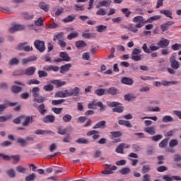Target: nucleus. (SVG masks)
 <instances>
[{
    "label": "nucleus",
    "mask_w": 181,
    "mask_h": 181,
    "mask_svg": "<svg viewBox=\"0 0 181 181\" xmlns=\"http://www.w3.org/2000/svg\"><path fill=\"white\" fill-rule=\"evenodd\" d=\"M23 18H25L27 21H29L30 19H33V16H35V15H29V13L28 12H24L23 13Z\"/></svg>",
    "instance_id": "61"
},
{
    "label": "nucleus",
    "mask_w": 181,
    "mask_h": 181,
    "mask_svg": "<svg viewBox=\"0 0 181 181\" xmlns=\"http://www.w3.org/2000/svg\"><path fill=\"white\" fill-rule=\"evenodd\" d=\"M23 29H25V26L19 24H15L9 28L8 31L10 33H15V32H18V30H23Z\"/></svg>",
    "instance_id": "8"
},
{
    "label": "nucleus",
    "mask_w": 181,
    "mask_h": 181,
    "mask_svg": "<svg viewBox=\"0 0 181 181\" xmlns=\"http://www.w3.org/2000/svg\"><path fill=\"white\" fill-rule=\"evenodd\" d=\"M112 170H117V166L113 165L110 168V170H103L101 173L103 175H112V173H114V171Z\"/></svg>",
    "instance_id": "33"
},
{
    "label": "nucleus",
    "mask_w": 181,
    "mask_h": 181,
    "mask_svg": "<svg viewBox=\"0 0 181 181\" xmlns=\"http://www.w3.org/2000/svg\"><path fill=\"white\" fill-rule=\"evenodd\" d=\"M81 89L78 87H75L71 90V92H67L68 97H78L81 94Z\"/></svg>",
    "instance_id": "7"
},
{
    "label": "nucleus",
    "mask_w": 181,
    "mask_h": 181,
    "mask_svg": "<svg viewBox=\"0 0 181 181\" xmlns=\"http://www.w3.org/2000/svg\"><path fill=\"white\" fill-rule=\"evenodd\" d=\"M94 106L95 107H100V111L101 112L105 111L107 110V106L104 105V104H103V102L99 101V102H95V101H91L89 104H88V108L91 109L92 110H95V107H94Z\"/></svg>",
    "instance_id": "2"
},
{
    "label": "nucleus",
    "mask_w": 181,
    "mask_h": 181,
    "mask_svg": "<svg viewBox=\"0 0 181 181\" xmlns=\"http://www.w3.org/2000/svg\"><path fill=\"white\" fill-rule=\"evenodd\" d=\"M59 57H61L62 62H71V57L66 52H60Z\"/></svg>",
    "instance_id": "13"
},
{
    "label": "nucleus",
    "mask_w": 181,
    "mask_h": 181,
    "mask_svg": "<svg viewBox=\"0 0 181 181\" xmlns=\"http://www.w3.org/2000/svg\"><path fill=\"white\" fill-rule=\"evenodd\" d=\"M76 143L83 145H88V144H90V140H88V139L79 138L77 140H76Z\"/></svg>",
    "instance_id": "31"
},
{
    "label": "nucleus",
    "mask_w": 181,
    "mask_h": 181,
    "mask_svg": "<svg viewBox=\"0 0 181 181\" xmlns=\"http://www.w3.org/2000/svg\"><path fill=\"white\" fill-rule=\"evenodd\" d=\"M6 175H8V177H11V179H13V177H16V172H15V170L13 168H11L10 170L6 171Z\"/></svg>",
    "instance_id": "41"
},
{
    "label": "nucleus",
    "mask_w": 181,
    "mask_h": 181,
    "mask_svg": "<svg viewBox=\"0 0 181 181\" xmlns=\"http://www.w3.org/2000/svg\"><path fill=\"white\" fill-rule=\"evenodd\" d=\"M105 91H107V89L99 88V89H96L94 91V93H95V94H96V95L101 97V95H104L107 94V93H105Z\"/></svg>",
    "instance_id": "35"
},
{
    "label": "nucleus",
    "mask_w": 181,
    "mask_h": 181,
    "mask_svg": "<svg viewBox=\"0 0 181 181\" xmlns=\"http://www.w3.org/2000/svg\"><path fill=\"white\" fill-rule=\"evenodd\" d=\"M76 37H78V33H72L67 35L69 40H72V39H76Z\"/></svg>",
    "instance_id": "54"
},
{
    "label": "nucleus",
    "mask_w": 181,
    "mask_h": 181,
    "mask_svg": "<svg viewBox=\"0 0 181 181\" xmlns=\"http://www.w3.org/2000/svg\"><path fill=\"white\" fill-rule=\"evenodd\" d=\"M45 103H42L38 106L37 110L41 115H45L47 112V110L45 109Z\"/></svg>",
    "instance_id": "30"
},
{
    "label": "nucleus",
    "mask_w": 181,
    "mask_h": 181,
    "mask_svg": "<svg viewBox=\"0 0 181 181\" xmlns=\"http://www.w3.org/2000/svg\"><path fill=\"white\" fill-rule=\"evenodd\" d=\"M177 145H179V141H177V139H172L170 141V148H175V146H177Z\"/></svg>",
    "instance_id": "48"
},
{
    "label": "nucleus",
    "mask_w": 181,
    "mask_h": 181,
    "mask_svg": "<svg viewBox=\"0 0 181 181\" xmlns=\"http://www.w3.org/2000/svg\"><path fill=\"white\" fill-rule=\"evenodd\" d=\"M163 120V122H173V119L172 117L169 116V115H166V116H164L162 119Z\"/></svg>",
    "instance_id": "50"
},
{
    "label": "nucleus",
    "mask_w": 181,
    "mask_h": 181,
    "mask_svg": "<svg viewBox=\"0 0 181 181\" xmlns=\"http://www.w3.org/2000/svg\"><path fill=\"white\" fill-rule=\"evenodd\" d=\"M54 119H56V117H54V115H48L42 119V121L45 124H53V122H54Z\"/></svg>",
    "instance_id": "11"
},
{
    "label": "nucleus",
    "mask_w": 181,
    "mask_h": 181,
    "mask_svg": "<svg viewBox=\"0 0 181 181\" xmlns=\"http://www.w3.org/2000/svg\"><path fill=\"white\" fill-rule=\"evenodd\" d=\"M161 16L159 15L153 16L152 17H150L148 19L145 21L146 23H152V22H154V21H159L160 19Z\"/></svg>",
    "instance_id": "34"
},
{
    "label": "nucleus",
    "mask_w": 181,
    "mask_h": 181,
    "mask_svg": "<svg viewBox=\"0 0 181 181\" xmlns=\"http://www.w3.org/2000/svg\"><path fill=\"white\" fill-rule=\"evenodd\" d=\"M39 91H40V88H39V87H34L30 89V93L34 98H37V97H39Z\"/></svg>",
    "instance_id": "20"
},
{
    "label": "nucleus",
    "mask_w": 181,
    "mask_h": 181,
    "mask_svg": "<svg viewBox=\"0 0 181 181\" xmlns=\"http://www.w3.org/2000/svg\"><path fill=\"white\" fill-rule=\"evenodd\" d=\"M122 12L125 15L126 18H129V16L132 13V11H129V10L127 8H122Z\"/></svg>",
    "instance_id": "52"
},
{
    "label": "nucleus",
    "mask_w": 181,
    "mask_h": 181,
    "mask_svg": "<svg viewBox=\"0 0 181 181\" xmlns=\"http://www.w3.org/2000/svg\"><path fill=\"white\" fill-rule=\"evenodd\" d=\"M125 146V144L122 143L120 144L117 148H116V152L117 153H124V147Z\"/></svg>",
    "instance_id": "44"
},
{
    "label": "nucleus",
    "mask_w": 181,
    "mask_h": 181,
    "mask_svg": "<svg viewBox=\"0 0 181 181\" xmlns=\"http://www.w3.org/2000/svg\"><path fill=\"white\" fill-rule=\"evenodd\" d=\"M107 25H99L96 27V30L99 33H103V32H105V30H107Z\"/></svg>",
    "instance_id": "42"
},
{
    "label": "nucleus",
    "mask_w": 181,
    "mask_h": 181,
    "mask_svg": "<svg viewBox=\"0 0 181 181\" xmlns=\"http://www.w3.org/2000/svg\"><path fill=\"white\" fill-rule=\"evenodd\" d=\"M34 46L35 49L40 52V53H43V52L46 50V44L45 41L37 40L34 42Z\"/></svg>",
    "instance_id": "3"
},
{
    "label": "nucleus",
    "mask_w": 181,
    "mask_h": 181,
    "mask_svg": "<svg viewBox=\"0 0 181 181\" xmlns=\"http://www.w3.org/2000/svg\"><path fill=\"white\" fill-rule=\"evenodd\" d=\"M82 37H83V39H91V37H97V34H92L90 33H87V31H85L82 33Z\"/></svg>",
    "instance_id": "27"
},
{
    "label": "nucleus",
    "mask_w": 181,
    "mask_h": 181,
    "mask_svg": "<svg viewBox=\"0 0 181 181\" xmlns=\"http://www.w3.org/2000/svg\"><path fill=\"white\" fill-rule=\"evenodd\" d=\"M16 144H18V145H20V146L21 148H25V146H28V142L26 141V140H25V139L22 138V137H18L16 141Z\"/></svg>",
    "instance_id": "15"
},
{
    "label": "nucleus",
    "mask_w": 181,
    "mask_h": 181,
    "mask_svg": "<svg viewBox=\"0 0 181 181\" xmlns=\"http://www.w3.org/2000/svg\"><path fill=\"white\" fill-rule=\"evenodd\" d=\"M124 98L125 101H134L136 97L131 93H128L124 95Z\"/></svg>",
    "instance_id": "38"
},
{
    "label": "nucleus",
    "mask_w": 181,
    "mask_h": 181,
    "mask_svg": "<svg viewBox=\"0 0 181 181\" xmlns=\"http://www.w3.org/2000/svg\"><path fill=\"white\" fill-rule=\"evenodd\" d=\"M13 76H25V70H17L13 72Z\"/></svg>",
    "instance_id": "56"
},
{
    "label": "nucleus",
    "mask_w": 181,
    "mask_h": 181,
    "mask_svg": "<svg viewBox=\"0 0 181 181\" xmlns=\"http://www.w3.org/2000/svg\"><path fill=\"white\" fill-rule=\"evenodd\" d=\"M169 43H170V41L169 40L163 38L157 43V45L160 48L165 49V47H168V46H169Z\"/></svg>",
    "instance_id": "10"
},
{
    "label": "nucleus",
    "mask_w": 181,
    "mask_h": 181,
    "mask_svg": "<svg viewBox=\"0 0 181 181\" xmlns=\"http://www.w3.org/2000/svg\"><path fill=\"white\" fill-rule=\"evenodd\" d=\"M160 13L165 15V16L170 18V19H173V16H172L173 13L170 10H160Z\"/></svg>",
    "instance_id": "28"
},
{
    "label": "nucleus",
    "mask_w": 181,
    "mask_h": 181,
    "mask_svg": "<svg viewBox=\"0 0 181 181\" xmlns=\"http://www.w3.org/2000/svg\"><path fill=\"white\" fill-rule=\"evenodd\" d=\"M68 90H65L64 92L63 91H58L55 93V97H58L59 98H66V97H69L67 94Z\"/></svg>",
    "instance_id": "24"
},
{
    "label": "nucleus",
    "mask_w": 181,
    "mask_h": 181,
    "mask_svg": "<svg viewBox=\"0 0 181 181\" xmlns=\"http://www.w3.org/2000/svg\"><path fill=\"white\" fill-rule=\"evenodd\" d=\"M26 45H28L27 42H21L20 44H18L17 49L20 51L23 50V48L26 47Z\"/></svg>",
    "instance_id": "63"
},
{
    "label": "nucleus",
    "mask_w": 181,
    "mask_h": 181,
    "mask_svg": "<svg viewBox=\"0 0 181 181\" xmlns=\"http://www.w3.org/2000/svg\"><path fill=\"white\" fill-rule=\"evenodd\" d=\"M110 134L113 138H119V136H122V133H121V132H111Z\"/></svg>",
    "instance_id": "59"
},
{
    "label": "nucleus",
    "mask_w": 181,
    "mask_h": 181,
    "mask_svg": "<svg viewBox=\"0 0 181 181\" xmlns=\"http://www.w3.org/2000/svg\"><path fill=\"white\" fill-rule=\"evenodd\" d=\"M173 159L174 162H181V154H175Z\"/></svg>",
    "instance_id": "64"
},
{
    "label": "nucleus",
    "mask_w": 181,
    "mask_h": 181,
    "mask_svg": "<svg viewBox=\"0 0 181 181\" xmlns=\"http://www.w3.org/2000/svg\"><path fill=\"white\" fill-rule=\"evenodd\" d=\"M73 116H71V115L66 114L62 117V121L65 123L71 122Z\"/></svg>",
    "instance_id": "36"
},
{
    "label": "nucleus",
    "mask_w": 181,
    "mask_h": 181,
    "mask_svg": "<svg viewBox=\"0 0 181 181\" xmlns=\"http://www.w3.org/2000/svg\"><path fill=\"white\" fill-rule=\"evenodd\" d=\"M52 111H53L54 114H62V112H63V107H52Z\"/></svg>",
    "instance_id": "58"
},
{
    "label": "nucleus",
    "mask_w": 181,
    "mask_h": 181,
    "mask_svg": "<svg viewBox=\"0 0 181 181\" xmlns=\"http://www.w3.org/2000/svg\"><path fill=\"white\" fill-rule=\"evenodd\" d=\"M105 128H107V121L105 120L100 121L93 126V129H104Z\"/></svg>",
    "instance_id": "9"
},
{
    "label": "nucleus",
    "mask_w": 181,
    "mask_h": 181,
    "mask_svg": "<svg viewBox=\"0 0 181 181\" xmlns=\"http://www.w3.org/2000/svg\"><path fill=\"white\" fill-rule=\"evenodd\" d=\"M119 173L121 175H129V173L131 172V168H123L121 170H119Z\"/></svg>",
    "instance_id": "46"
},
{
    "label": "nucleus",
    "mask_w": 181,
    "mask_h": 181,
    "mask_svg": "<svg viewBox=\"0 0 181 181\" xmlns=\"http://www.w3.org/2000/svg\"><path fill=\"white\" fill-rule=\"evenodd\" d=\"M144 132H146L148 135H155V134H156V131L153 127H146Z\"/></svg>",
    "instance_id": "29"
},
{
    "label": "nucleus",
    "mask_w": 181,
    "mask_h": 181,
    "mask_svg": "<svg viewBox=\"0 0 181 181\" xmlns=\"http://www.w3.org/2000/svg\"><path fill=\"white\" fill-rule=\"evenodd\" d=\"M64 101H66V99L53 100L52 104V105H60L61 104H63Z\"/></svg>",
    "instance_id": "47"
},
{
    "label": "nucleus",
    "mask_w": 181,
    "mask_h": 181,
    "mask_svg": "<svg viewBox=\"0 0 181 181\" xmlns=\"http://www.w3.org/2000/svg\"><path fill=\"white\" fill-rule=\"evenodd\" d=\"M37 177V176H36L35 173H32V174L27 175L25 177V181H35V180H36Z\"/></svg>",
    "instance_id": "37"
},
{
    "label": "nucleus",
    "mask_w": 181,
    "mask_h": 181,
    "mask_svg": "<svg viewBox=\"0 0 181 181\" xmlns=\"http://www.w3.org/2000/svg\"><path fill=\"white\" fill-rule=\"evenodd\" d=\"M50 83L52 84H54V86H56L57 88H59V87H62V86H66V81H62L60 80H56V79L52 80L50 81Z\"/></svg>",
    "instance_id": "16"
},
{
    "label": "nucleus",
    "mask_w": 181,
    "mask_h": 181,
    "mask_svg": "<svg viewBox=\"0 0 181 181\" xmlns=\"http://www.w3.org/2000/svg\"><path fill=\"white\" fill-rule=\"evenodd\" d=\"M169 62L170 63V66L174 70H177L180 67V65L179 64V62L176 60V57L175 55H172L169 58Z\"/></svg>",
    "instance_id": "5"
},
{
    "label": "nucleus",
    "mask_w": 181,
    "mask_h": 181,
    "mask_svg": "<svg viewBox=\"0 0 181 181\" xmlns=\"http://www.w3.org/2000/svg\"><path fill=\"white\" fill-rule=\"evenodd\" d=\"M43 90H45V91H53V90H54V86L52 84L45 85L43 87Z\"/></svg>",
    "instance_id": "51"
},
{
    "label": "nucleus",
    "mask_w": 181,
    "mask_h": 181,
    "mask_svg": "<svg viewBox=\"0 0 181 181\" xmlns=\"http://www.w3.org/2000/svg\"><path fill=\"white\" fill-rule=\"evenodd\" d=\"M96 15H99L100 16H104L107 15V11L105 8H100L97 11Z\"/></svg>",
    "instance_id": "55"
},
{
    "label": "nucleus",
    "mask_w": 181,
    "mask_h": 181,
    "mask_svg": "<svg viewBox=\"0 0 181 181\" xmlns=\"http://www.w3.org/2000/svg\"><path fill=\"white\" fill-rule=\"evenodd\" d=\"M143 173H149V171L151 170V165H144L142 167V169H141Z\"/></svg>",
    "instance_id": "60"
},
{
    "label": "nucleus",
    "mask_w": 181,
    "mask_h": 181,
    "mask_svg": "<svg viewBox=\"0 0 181 181\" xmlns=\"http://www.w3.org/2000/svg\"><path fill=\"white\" fill-rule=\"evenodd\" d=\"M168 139H165L164 140H163V141L159 144V147H160V148H166V146H168Z\"/></svg>",
    "instance_id": "62"
},
{
    "label": "nucleus",
    "mask_w": 181,
    "mask_h": 181,
    "mask_svg": "<svg viewBox=\"0 0 181 181\" xmlns=\"http://www.w3.org/2000/svg\"><path fill=\"white\" fill-rule=\"evenodd\" d=\"M9 66H18L19 64V59L18 58H13L8 62Z\"/></svg>",
    "instance_id": "45"
},
{
    "label": "nucleus",
    "mask_w": 181,
    "mask_h": 181,
    "mask_svg": "<svg viewBox=\"0 0 181 181\" xmlns=\"http://www.w3.org/2000/svg\"><path fill=\"white\" fill-rule=\"evenodd\" d=\"M64 35V33H63L62 32L59 33L58 34L54 35L53 37L54 42H56V40H58V42H59V40H63Z\"/></svg>",
    "instance_id": "40"
},
{
    "label": "nucleus",
    "mask_w": 181,
    "mask_h": 181,
    "mask_svg": "<svg viewBox=\"0 0 181 181\" xmlns=\"http://www.w3.org/2000/svg\"><path fill=\"white\" fill-rule=\"evenodd\" d=\"M23 118H25V121L22 123L23 127H29V124H30V122H33V116L25 117L24 115H21L18 117L13 119V122L16 125H19V124H21V121H22Z\"/></svg>",
    "instance_id": "1"
},
{
    "label": "nucleus",
    "mask_w": 181,
    "mask_h": 181,
    "mask_svg": "<svg viewBox=\"0 0 181 181\" xmlns=\"http://www.w3.org/2000/svg\"><path fill=\"white\" fill-rule=\"evenodd\" d=\"M43 70H45V71H59V70H60V68H59V66H53V65H50L48 66H44L43 67Z\"/></svg>",
    "instance_id": "18"
},
{
    "label": "nucleus",
    "mask_w": 181,
    "mask_h": 181,
    "mask_svg": "<svg viewBox=\"0 0 181 181\" xmlns=\"http://www.w3.org/2000/svg\"><path fill=\"white\" fill-rule=\"evenodd\" d=\"M133 22H134L135 23H146V22H145V21L144 20V17L142 16H136L133 18Z\"/></svg>",
    "instance_id": "32"
},
{
    "label": "nucleus",
    "mask_w": 181,
    "mask_h": 181,
    "mask_svg": "<svg viewBox=\"0 0 181 181\" xmlns=\"http://www.w3.org/2000/svg\"><path fill=\"white\" fill-rule=\"evenodd\" d=\"M71 64H66L65 65H62L60 67V73L61 74H64V73H67L71 69Z\"/></svg>",
    "instance_id": "14"
},
{
    "label": "nucleus",
    "mask_w": 181,
    "mask_h": 181,
    "mask_svg": "<svg viewBox=\"0 0 181 181\" xmlns=\"http://www.w3.org/2000/svg\"><path fill=\"white\" fill-rule=\"evenodd\" d=\"M76 20V16H68L66 18L62 19V22H64V23H69V22H73V21Z\"/></svg>",
    "instance_id": "39"
},
{
    "label": "nucleus",
    "mask_w": 181,
    "mask_h": 181,
    "mask_svg": "<svg viewBox=\"0 0 181 181\" xmlns=\"http://www.w3.org/2000/svg\"><path fill=\"white\" fill-rule=\"evenodd\" d=\"M11 91L14 94H19V93L22 92V87L13 85L11 88Z\"/></svg>",
    "instance_id": "26"
},
{
    "label": "nucleus",
    "mask_w": 181,
    "mask_h": 181,
    "mask_svg": "<svg viewBox=\"0 0 181 181\" xmlns=\"http://www.w3.org/2000/svg\"><path fill=\"white\" fill-rule=\"evenodd\" d=\"M39 7L42 9L44 12H49V9H50V6L47 4L45 1H42L39 4Z\"/></svg>",
    "instance_id": "22"
},
{
    "label": "nucleus",
    "mask_w": 181,
    "mask_h": 181,
    "mask_svg": "<svg viewBox=\"0 0 181 181\" xmlns=\"http://www.w3.org/2000/svg\"><path fill=\"white\" fill-rule=\"evenodd\" d=\"M113 112H118L121 114V112H124V107L123 106H117L112 109Z\"/></svg>",
    "instance_id": "49"
},
{
    "label": "nucleus",
    "mask_w": 181,
    "mask_h": 181,
    "mask_svg": "<svg viewBox=\"0 0 181 181\" xmlns=\"http://www.w3.org/2000/svg\"><path fill=\"white\" fill-rule=\"evenodd\" d=\"M119 125H124V127H127V128H132V124H131V122L128 120H124V119H119L118 121Z\"/></svg>",
    "instance_id": "25"
},
{
    "label": "nucleus",
    "mask_w": 181,
    "mask_h": 181,
    "mask_svg": "<svg viewBox=\"0 0 181 181\" xmlns=\"http://www.w3.org/2000/svg\"><path fill=\"white\" fill-rule=\"evenodd\" d=\"M52 132L50 130L38 129L35 132L36 135H46Z\"/></svg>",
    "instance_id": "43"
},
{
    "label": "nucleus",
    "mask_w": 181,
    "mask_h": 181,
    "mask_svg": "<svg viewBox=\"0 0 181 181\" xmlns=\"http://www.w3.org/2000/svg\"><path fill=\"white\" fill-rule=\"evenodd\" d=\"M132 60L134 62H141L142 60V55H132Z\"/></svg>",
    "instance_id": "57"
},
{
    "label": "nucleus",
    "mask_w": 181,
    "mask_h": 181,
    "mask_svg": "<svg viewBox=\"0 0 181 181\" xmlns=\"http://www.w3.org/2000/svg\"><path fill=\"white\" fill-rule=\"evenodd\" d=\"M173 25H175V22L173 21H168L164 24H162L160 26L161 32H166V30H169V26H172Z\"/></svg>",
    "instance_id": "12"
},
{
    "label": "nucleus",
    "mask_w": 181,
    "mask_h": 181,
    "mask_svg": "<svg viewBox=\"0 0 181 181\" xmlns=\"http://www.w3.org/2000/svg\"><path fill=\"white\" fill-rule=\"evenodd\" d=\"M107 93L111 95H117V94H119V90L115 87H110L107 90Z\"/></svg>",
    "instance_id": "19"
},
{
    "label": "nucleus",
    "mask_w": 181,
    "mask_h": 181,
    "mask_svg": "<svg viewBox=\"0 0 181 181\" xmlns=\"http://www.w3.org/2000/svg\"><path fill=\"white\" fill-rule=\"evenodd\" d=\"M16 170H17V172L18 173H25L26 170H28V169L22 167V165H18L16 168Z\"/></svg>",
    "instance_id": "53"
},
{
    "label": "nucleus",
    "mask_w": 181,
    "mask_h": 181,
    "mask_svg": "<svg viewBox=\"0 0 181 181\" xmlns=\"http://www.w3.org/2000/svg\"><path fill=\"white\" fill-rule=\"evenodd\" d=\"M121 82L122 84H127V86H132L134 84V80L128 77L122 78Z\"/></svg>",
    "instance_id": "23"
},
{
    "label": "nucleus",
    "mask_w": 181,
    "mask_h": 181,
    "mask_svg": "<svg viewBox=\"0 0 181 181\" xmlns=\"http://www.w3.org/2000/svg\"><path fill=\"white\" fill-rule=\"evenodd\" d=\"M8 107H15V105H18V102L12 103L8 101L7 103L0 104V115L8 108Z\"/></svg>",
    "instance_id": "6"
},
{
    "label": "nucleus",
    "mask_w": 181,
    "mask_h": 181,
    "mask_svg": "<svg viewBox=\"0 0 181 181\" xmlns=\"http://www.w3.org/2000/svg\"><path fill=\"white\" fill-rule=\"evenodd\" d=\"M75 46L77 49H83L84 47H87V42L84 40H78L75 42Z\"/></svg>",
    "instance_id": "21"
},
{
    "label": "nucleus",
    "mask_w": 181,
    "mask_h": 181,
    "mask_svg": "<svg viewBox=\"0 0 181 181\" xmlns=\"http://www.w3.org/2000/svg\"><path fill=\"white\" fill-rule=\"evenodd\" d=\"M143 49L144 53H148V54L152 53V52H156V50H159L160 47L155 46V45H151L149 48H148V45L146 43H144L141 47Z\"/></svg>",
    "instance_id": "4"
},
{
    "label": "nucleus",
    "mask_w": 181,
    "mask_h": 181,
    "mask_svg": "<svg viewBox=\"0 0 181 181\" xmlns=\"http://www.w3.org/2000/svg\"><path fill=\"white\" fill-rule=\"evenodd\" d=\"M36 71V68L35 66L28 67L25 71H24V74L25 76H33Z\"/></svg>",
    "instance_id": "17"
}]
</instances>
